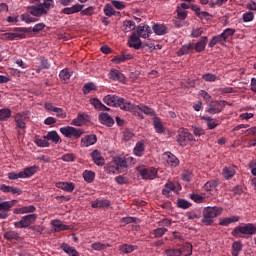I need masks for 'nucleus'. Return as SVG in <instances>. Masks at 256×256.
Masks as SVG:
<instances>
[{"mask_svg":"<svg viewBox=\"0 0 256 256\" xmlns=\"http://www.w3.org/2000/svg\"><path fill=\"white\" fill-rule=\"evenodd\" d=\"M103 103L109 107H119L122 111H133L135 107L131 101L112 94L104 96Z\"/></svg>","mask_w":256,"mask_h":256,"instance_id":"1","label":"nucleus"},{"mask_svg":"<svg viewBox=\"0 0 256 256\" xmlns=\"http://www.w3.org/2000/svg\"><path fill=\"white\" fill-rule=\"evenodd\" d=\"M223 213V208L221 207H206L203 211L202 223L205 225H213V220L215 217H219Z\"/></svg>","mask_w":256,"mask_h":256,"instance_id":"2","label":"nucleus"},{"mask_svg":"<svg viewBox=\"0 0 256 256\" xmlns=\"http://www.w3.org/2000/svg\"><path fill=\"white\" fill-rule=\"evenodd\" d=\"M231 235L236 238L245 237L243 235H256V226L253 223H247L242 226L235 227L232 230Z\"/></svg>","mask_w":256,"mask_h":256,"instance_id":"3","label":"nucleus"},{"mask_svg":"<svg viewBox=\"0 0 256 256\" xmlns=\"http://www.w3.org/2000/svg\"><path fill=\"white\" fill-rule=\"evenodd\" d=\"M191 141H195V136H193L187 128H180L176 135V143H178L180 147H187Z\"/></svg>","mask_w":256,"mask_h":256,"instance_id":"4","label":"nucleus"},{"mask_svg":"<svg viewBox=\"0 0 256 256\" xmlns=\"http://www.w3.org/2000/svg\"><path fill=\"white\" fill-rule=\"evenodd\" d=\"M60 133L67 139H79L85 132L81 128H75L73 126L61 127Z\"/></svg>","mask_w":256,"mask_h":256,"instance_id":"5","label":"nucleus"},{"mask_svg":"<svg viewBox=\"0 0 256 256\" xmlns=\"http://www.w3.org/2000/svg\"><path fill=\"white\" fill-rule=\"evenodd\" d=\"M37 221V214H29L23 216L20 221L14 223L16 229H27L30 225H33Z\"/></svg>","mask_w":256,"mask_h":256,"instance_id":"6","label":"nucleus"},{"mask_svg":"<svg viewBox=\"0 0 256 256\" xmlns=\"http://www.w3.org/2000/svg\"><path fill=\"white\" fill-rule=\"evenodd\" d=\"M225 109V101H211L208 106L206 107L205 112L209 113L210 115H218V113H221Z\"/></svg>","mask_w":256,"mask_h":256,"instance_id":"7","label":"nucleus"},{"mask_svg":"<svg viewBox=\"0 0 256 256\" xmlns=\"http://www.w3.org/2000/svg\"><path fill=\"white\" fill-rule=\"evenodd\" d=\"M17 205V200L1 201L0 199V219H7L9 212Z\"/></svg>","mask_w":256,"mask_h":256,"instance_id":"8","label":"nucleus"},{"mask_svg":"<svg viewBox=\"0 0 256 256\" xmlns=\"http://www.w3.org/2000/svg\"><path fill=\"white\" fill-rule=\"evenodd\" d=\"M91 121V116L85 112H79L77 117L74 118L70 125H73L74 127H83V125H87Z\"/></svg>","mask_w":256,"mask_h":256,"instance_id":"9","label":"nucleus"},{"mask_svg":"<svg viewBox=\"0 0 256 256\" xmlns=\"http://www.w3.org/2000/svg\"><path fill=\"white\" fill-rule=\"evenodd\" d=\"M173 191L174 193H179L181 191V184L177 182L168 181L164 188L162 189V195L169 196V194Z\"/></svg>","mask_w":256,"mask_h":256,"instance_id":"10","label":"nucleus"},{"mask_svg":"<svg viewBox=\"0 0 256 256\" xmlns=\"http://www.w3.org/2000/svg\"><path fill=\"white\" fill-rule=\"evenodd\" d=\"M108 77L109 79H111V81H118V83H122L123 85L127 83V78L125 77V74L117 69H111Z\"/></svg>","mask_w":256,"mask_h":256,"instance_id":"11","label":"nucleus"},{"mask_svg":"<svg viewBox=\"0 0 256 256\" xmlns=\"http://www.w3.org/2000/svg\"><path fill=\"white\" fill-rule=\"evenodd\" d=\"M26 11H27V13L32 15V17H34L35 19H37L39 17H43V15H47V11H45L43 8H41L40 4H38L37 6H33V5L28 6L26 8Z\"/></svg>","mask_w":256,"mask_h":256,"instance_id":"12","label":"nucleus"},{"mask_svg":"<svg viewBox=\"0 0 256 256\" xmlns=\"http://www.w3.org/2000/svg\"><path fill=\"white\" fill-rule=\"evenodd\" d=\"M133 107L134 108L132 110H127V111H130L131 113H135V111L138 110L144 113V115L155 117V110H153L152 108H149V106H146L145 104H139V105L133 104Z\"/></svg>","mask_w":256,"mask_h":256,"instance_id":"13","label":"nucleus"},{"mask_svg":"<svg viewBox=\"0 0 256 256\" xmlns=\"http://www.w3.org/2000/svg\"><path fill=\"white\" fill-rule=\"evenodd\" d=\"M128 47H132L133 49H141L143 42H141V38L137 35L136 32H132V35L128 39Z\"/></svg>","mask_w":256,"mask_h":256,"instance_id":"14","label":"nucleus"},{"mask_svg":"<svg viewBox=\"0 0 256 256\" xmlns=\"http://www.w3.org/2000/svg\"><path fill=\"white\" fill-rule=\"evenodd\" d=\"M140 175L142 179H149V180L156 179L157 169H155L154 167L143 168L140 170Z\"/></svg>","mask_w":256,"mask_h":256,"instance_id":"15","label":"nucleus"},{"mask_svg":"<svg viewBox=\"0 0 256 256\" xmlns=\"http://www.w3.org/2000/svg\"><path fill=\"white\" fill-rule=\"evenodd\" d=\"M134 32L140 38L142 37V39H147V37H149L151 35V33H153L151 31V27H149V25L138 26L136 28V31H134Z\"/></svg>","mask_w":256,"mask_h":256,"instance_id":"16","label":"nucleus"},{"mask_svg":"<svg viewBox=\"0 0 256 256\" xmlns=\"http://www.w3.org/2000/svg\"><path fill=\"white\" fill-rule=\"evenodd\" d=\"M60 249H61V251L66 253V255H68V256H81V254L79 253V251H77V249L75 247H73L65 242L60 244Z\"/></svg>","mask_w":256,"mask_h":256,"instance_id":"17","label":"nucleus"},{"mask_svg":"<svg viewBox=\"0 0 256 256\" xmlns=\"http://www.w3.org/2000/svg\"><path fill=\"white\" fill-rule=\"evenodd\" d=\"M99 122L106 127H113L115 125V120L108 113H100L98 116Z\"/></svg>","mask_w":256,"mask_h":256,"instance_id":"18","label":"nucleus"},{"mask_svg":"<svg viewBox=\"0 0 256 256\" xmlns=\"http://www.w3.org/2000/svg\"><path fill=\"white\" fill-rule=\"evenodd\" d=\"M207 41H209V38L207 36H202L196 44H193V51H196V53H203V50L207 47Z\"/></svg>","mask_w":256,"mask_h":256,"instance_id":"19","label":"nucleus"},{"mask_svg":"<svg viewBox=\"0 0 256 256\" xmlns=\"http://www.w3.org/2000/svg\"><path fill=\"white\" fill-rule=\"evenodd\" d=\"M26 120H27V117L25 116V114L17 113L14 116V121L18 129H22V130L27 129V124L25 123Z\"/></svg>","mask_w":256,"mask_h":256,"instance_id":"20","label":"nucleus"},{"mask_svg":"<svg viewBox=\"0 0 256 256\" xmlns=\"http://www.w3.org/2000/svg\"><path fill=\"white\" fill-rule=\"evenodd\" d=\"M95 143H97V135L95 134L86 135L81 139V147H91Z\"/></svg>","mask_w":256,"mask_h":256,"instance_id":"21","label":"nucleus"},{"mask_svg":"<svg viewBox=\"0 0 256 256\" xmlns=\"http://www.w3.org/2000/svg\"><path fill=\"white\" fill-rule=\"evenodd\" d=\"M111 205V202L107 199H96L91 203L93 209H107Z\"/></svg>","mask_w":256,"mask_h":256,"instance_id":"22","label":"nucleus"},{"mask_svg":"<svg viewBox=\"0 0 256 256\" xmlns=\"http://www.w3.org/2000/svg\"><path fill=\"white\" fill-rule=\"evenodd\" d=\"M37 61L39 65H35L36 73H41L43 69H51V64L49 63V60H47L45 57L37 58Z\"/></svg>","mask_w":256,"mask_h":256,"instance_id":"23","label":"nucleus"},{"mask_svg":"<svg viewBox=\"0 0 256 256\" xmlns=\"http://www.w3.org/2000/svg\"><path fill=\"white\" fill-rule=\"evenodd\" d=\"M14 32V38L16 39H27V33L31 31V29H28L27 27H17L13 29Z\"/></svg>","mask_w":256,"mask_h":256,"instance_id":"24","label":"nucleus"},{"mask_svg":"<svg viewBox=\"0 0 256 256\" xmlns=\"http://www.w3.org/2000/svg\"><path fill=\"white\" fill-rule=\"evenodd\" d=\"M37 171H39V166H37V165H33L30 167L24 168V170L21 171L22 179H29V178L33 177V175H35V173H37Z\"/></svg>","mask_w":256,"mask_h":256,"instance_id":"25","label":"nucleus"},{"mask_svg":"<svg viewBox=\"0 0 256 256\" xmlns=\"http://www.w3.org/2000/svg\"><path fill=\"white\" fill-rule=\"evenodd\" d=\"M83 11V5L81 4H75L71 7H65L62 9L61 13H63L64 15H73L75 13H79Z\"/></svg>","mask_w":256,"mask_h":256,"instance_id":"26","label":"nucleus"},{"mask_svg":"<svg viewBox=\"0 0 256 256\" xmlns=\"http://www.w3.org/2000/svg\"><path fill=\"white\" fill-rule=\"evenodd\" d=\"M0 191H2V193H11L12 195H21L23 193V190L20 188L7 186L5 184L0 185Z\"/></svg>","mask_w":256,"mask_h":256,"instance_id":"27","label":"nucleus"},{"mask_svg":"<svg viewBox=\"0 0 256 256\" xmlns=\"http://www.w3.org/2000/svg\"><path fill=\"white\" fill-rule=\"evenodd\" d=\"M131 59H133L132 54L121 52L120 55L114 56V58L112 59V62L116 63V65H120V63H125V61H129Z\"/></svg>","mask_w":256,"mask_h":256,"instance_id":"28","label":"nucleus"},{"mask_svg":"<svg viewBox=\"0 0 256 256\" xmlns=\"http://www.w3.org/2000/svg\"><path fill=\"white\" fill-rule=\"evenodd\" d=\"M152 30L155 33V35H167L169 33L167 26L161 23L153 24Z\"/></svg>","mask_w":256,"mask_h":256,"instance_id":"29","label":"nucleus"},{"mask_svg":"<svg viewBox=\"0 0 256 256\" xmlns=\"http://www.w3.org/2000/svg\"><path fill=\"white\" fill-rule=\"evenodd\" d=\"M56 187L67 193H73V191H75V183L73 182H58Z\"/></svg>","mask_w":256,"mask_h":256,"instance_id":"30","label":"nucleus"},{"mask_svg":"<svg viewBox=\"0 0 256 256\" xmlns=\"http://www.w3.org/2000/svg\"><path fill=\"white\" fill-rule=\"evenodd\" d=\"M90 104H92L94 106V109H97V111H111V108L101 103V100H99V98H91Z\"/></svg>","mask_w":256,"mask_h":256,"instance_id":"31","label":"nucleus"},{"mask_svg":"<svg viewBox=\"0 0 256 256\" xmlns=\"http://www.w3.org/2000/svg\"><path fill=\"white\" fill-rule=\"evenodd\" d=\"M235 173H237V170H235V166H225L222 169V175L224 179H233L235 177Z\"/></svg>","mask_w":256,"mask_h":256,"instance_id":"32","label":"nucleus"},{"mask_svg":"<svg viewBox=\"0 0 256 256\" xmlns=\"http://www.w3.org/2000/svg\"><path fill=\"white\" fill-rule=\"evenodd\" d=\"M91 157H92V160L95 163V165H98L100 167L105 165V158H103V156L101 155V152H99V150H94L91 153Z\"/></svg>","mask_w":256,"mask_h":256,"instance_id":"33","label":"nucleus"},{"mask_svg":"<svg viewBox=\"0 0 256 256\" xmlns=\"http://www.w3.org/2000/svg\"><path fill=\"white\" fill-rule=\"evenodd\" d=\"M240 219H241V217H239V216H231V217L222 218L219 221V225H221L222 227H229V225H231V223H237L240 221Z\"/></svg>","mask_w":256,"mask_h":256,"instance_id":"34","label":"nucleus"},{"mask_svg":"<svg viewBox=\"0 0 256 256\" xmlns=\"http://www.w3.org/2000/svg\"><path fill=\"white\" fill-rule=\"evenodd\" d=\"M138 249L139 246L131 244H122L119 246V251L125 255H129V253H133V251H137Z\"/></svg>","mask_w":256,"mask_h":256,"instance_id":"35","label":"nucleus"},{"mask_svg":"<svg viewBox=\"0 0 256 256\" xmlns=\"http://www.w3.org/2000/svg\"><path fill=\"white\" fill-rule=\"evenodd\" d=\"M133 153L136 157H143V154L145 153V143L143 141H139L136 143Z\"/></svg>","mask_w":256,"mask_h":256,"instance_id":"36","label":"nucleus"},{"mask_svg":"<svg viewBox=\"0 0 256 256\" xmlns=\"http://www.w3.org/2000/svg\"><path fill=\"white\" fill-rule=\"evenodd\" d=\"M105 170H106V173H108L109 175H115L117 173H121V171L119 170L115 161L110 162L109 164H107L105 166Z\"/></svg>","mask_w":256,"mask_h":256,"instance_id":"37","label":"nucleus"},{"mask_svg":"<svg viewBox=\"0 0 256 256\" xmlns=\"http://www.w3.org/2000/svg\"><path fill=\"white\" fill-rule=\"evenodd\" d=\"M193 53V43L185 44L178 50V57Z\"/></svg>","mask_w":256,"mask_h":256,"instance_id":"38","label":"nucleus"},{"mask_svg":"<svg viewBox=\"0 0 256 256\" xmlns=\"http://www.w3.org/2000/svg\"><path fill=\"white\" fill-rule=\"evenodd\" d=\"M44 139H46L47 141H52V143H60L61 141V137L59 136V134L57 133V131H51L48 132L46 136H44Z\"/></svg>","mask_w":256,"mask_h":256,"instance_id":"39","label":"nucleus"},{"mask_svg":"<svg viewBox=\"0 0 256 256\" xmlns=\"http://www.w3.org/2000/svg\"><path fill=\"white\" fill-rule=\"evenodd\" d=\"M166 161L171 165V167H177L179 165V159L176 158V156L173 155L171 152H166L165 154Z\"/></svg>","mask_w":256,"mask_h":256,"instance_id":"40","label":"nucleus"},{"mask_svg":"<svg viewBox=\"0 0 256 256\" xmlns=\"http://www.w3.org/2000/svg\"><path fill=\"white\" fill-rule=\"evenodd\" d=\"M135 30V21L133 20H125L122 25V31L125 33H129Z\"/></svg>","mask_w":256,"mask_h":256,"instance_id":"41","label":"nucleus"},{"mask_svg":"<svg viewBox=\"0 0 256 256\" xmlns=\"http://www.w3.org/2000/svg\"><path fill=\"white\" fill-rule=\"evenodd\" d=\"M39 5H40L41 9L46 11V15H47V13H49V10L53 9V7H55V1H53V0H44L42 3H39Z\"/></svg>","mask_w":256,"mask_h":256,"instance_id":"42","label":"nucleus"},{"mask_svg":"<svg viewBox=\"0 0 256 256\" xmlns=\"http://www.w3.org/2000/svg\"><path fill=\"white\" fill-rule=\"evenodd\" d=\"M153 125L156 133H165V127L163 126V123H161V119H159V117L154 118Z\"/></svg>","mask_w":256,"mask_h":256,"instance_id":"43","label":"nucleus"},{"mask_svg":"<svg viewBox=\"0 0 256 256\" xmlns=\"http://www.w3.org/2000/svg\"><path fill=\"white\" fill-rule=\"evenodd\" d=\"M7 241H19V233L16 231H7L3 235Z\"/></svg>","mask_w":256,"mask_h":256,"instance_id":"44","label":"nucleus"},{"mask_svg":"<svg viewBox=\"0 0 256 256\" xmlns=\"http://www.w3.org/2000/svg\"><path fill=\"white\" fill-rule=\"evenodd\" d=\"M243 251V244L239 241L233 242L232 244V256H239V253Z\"/></svg>","mask_w":256,"mask_h":256,"instance_id":"45","label":"nucleus"},{"mask_svg":"<svg viewBox=\"0 0 256 256\" xmlns=\"http://www.w3.org/2000/svg\"><path fill=\"white\" fill-rule=\"evenodd\" d=\"M11 109L2 108L0 109V121H9L11 119Z\"/></svg>","mask_w":256,"mask_h":256,"instance_id":"46","label":"nucleus"},{"mask_svg":"<svg viewBox=\"0 0 256 256\" xmlns=\"http://www.w3.org/2000/svg\"><path fill=\"white\" fill-rule=\"evenodd\" d=\"M83 178L86 183H93V181L95 180V172L91 170H85L83 172Z\"/></svg>","mask_w":256,"mask_h":256,"instance_id":"47","label":"nucleus"},{"mask_svg":"<svg viewBox=\"0 0 256 256\" xmlns=\"http://www.w3.org/2000/svg\"><path fill=\"white\" fill-rule=\"evenodd\" d=\"M84 95H89V93H91V91H97V86H95V84L93 82H88L83 86L82 89Z\"/></svg>","mask_w":256,"mask_h":256,"instance_id":"48","label":"nucleus"},{"mask_svg":"<svg viewBox=\"0 0 256 256\" xmlns=\"http://www.w3.org/2000/svg\"><path fill=\"white\" fill-rule=\"evenodd\" d=\"M165 255L166 256H181L183 255V249L181 248H171L165 250Z\"/></svg>","mask_w":256,"mask_h":256,"instance_id":"49","label":"nucleus"},{"mask_svg":"<svg viewBox=\"0 0 256 256\" xmlns=\"http://www.w3.org/2000/svg\"><path fill=\"white\" fill-rule=\"evenodd\" d=\"M114 162L116 163V166L118 167V170L120 171V173H122V171L124 169H127L128 167L127 160L123 158H117L116 160H114Z\"/></svg>","mask_w":256,"mask_h":256,"instance_id":"50","label":"nucleus"},{"mask_svg":"<svg viewBox=\"0 0 256 256\" xmlns=\"http://www.w3.org/2000/svg\"><path fill=\"white\" fill-rule=\"evenodd\" d=\"M20 19H21V21H25L27 24L35 23V22L39 21V18L32 17L29 12L22 14L20 16Z\"/></svg>","mask_w":256,"mask_h":256,"instance_id":"51","label":"nucleus"},{"mask_svg":"<svg viewBox=\"0 0 256 256\" xmlns=\"http://www.w3.org/2000/svg\"><path fill=\"white\" fill-rule=\"evenodd\" d=\"M45 27H46L45 23L41 22V23L35 24L34 27H28L27 29H30L28 33H40V31H43Z\"/></svg>","mask_w":256,"mask_h":256,"instance_id":"52","label":"nucleus"},{"mask_svg":"<svg viewBox=\"0 0 256 256\" xmlns=\"http://www.w3.org/2000/svg\"><path fill=\"white\" fill-rule=\"evenodd\" d=\"M182 255L184 256L193 255V245H191V243H185L183 245Z\"/></svg>","mask_w":256,"mask_h":256,"instance_id":"53","label":"nucleus"},{"mask_svg":"<svg viewBox=\"0 0 256 256\" xmlns=\"http://www.w3.org/2000/svg\"><path fill=\"white\" fill-rule=\"evenodd\" d=\"M71 75H72V72H70L69 69H63L60 72L59 77L61 81H69L71 79Z\"/></svg>","mask_w":256,"mask_h":256,"instance_id":"54","label":"nucleus"},{"mask_svg":"<svg viewBox=\"0 0 256 256\" xmlns=\"http://www.w3.org/2000/svg\"><path fill=\"white\" fill-rule=\"evenodd\" d=\"M218 185L219 183L217 182V180H211L205 183L204 188L206 189V191H213V189H217Z\"/></svg>","mask_w":256,"mask_h":256,"instance_id":"55","label":"nucleus"},{"mask_svg":"<svg viewBox=\"0 0 256 256\" xmlns=\"http://www.w3.org/2000/svg\"><path fill=\"white\" fill-rule=\"evenodd\" d=\"M192 133L195 137H202L205 135V130L201 126H192Z\"/></svg>","mask_w":256,"mask_h":256,"instance_id":"56","label":"nucleus"},{"mask_svg":"<svg viewBox=\"0 0 256 256\" xmlns=\"http://www.w3.org/2000/svg\"><path fill=\"white\" fill-rule=\"evenodd\" d=\"M221 34H222V37L224 38V41H227L229 37H233L235 35V29L227 28Z\"/></svg>","mask_w":256,"mask_h":256,"instance_id":"57","label":"nucleus"},{"mask_svg":"<svg viewBox=\"0 0 256 256\" xmlns=\"http://www.w3.org/2000/svg\"><path fill=\"white\" fill-rule=\"evenodd\" d=\"M104 13L107 17H113L115 15V8H113V5L106 4L104 7Z\"/></svg>","mask_w":256,"mask_h":256,"instance_id":"58","label":"nucleus"},{"mask_svg":"<svg viewBox=\"0 0 256 256\" xmlns=\"http://www.w3.org/2000/svg\"><path fill=\"white\" fill-rule=\"evenodd\" d=\"M202 79L204 81H207L208 83H215V81H217V75L212 73H206L202 76Z\"/></svg>","mask_w":256,"mask_h":256,"instance_id":"59","label":"nucleus"},{"mask_svg":"<svg viewBox=\"0 0 256 256\" xmlns=\"http://www.w3.org/2000/svg\"><path fill=\"white\" fill-rule=\"evenodd\" d=\"M176 13H177L178 19H180L181 21H185V19H187V11L181 9V7L179 6L177 7Z\"/></svg>","mask_w":256,"mask_h":256,"instance_id":"60","label":"nucleus"},{"mask_svg":"<svg viewBox=\"0 0 256 256\" xmlns=\"http://www.w3.org/2000/svg\"><path fill=\"white\" fill-rule=\"evenodd\" d=\"M242 19L244 23H251L255 19V14L253 12H246L243 14Z\"/></svg>","mask_w":256,"mask_h":256,"instance_id":"61","label":"nucleus"},{"mask_svg":"<svg viewBox=\"0 0 256 256\" xmlns=\"http://www.w3.org/2000/svg\"><path fill=\"white\" fill-rule=\"evenodd\" d=\"M167 233V229L166 228H157L153 231V235L156 239H159L161 237H163V235Z\"/></svg>","mask_w":256,"mask_h":256,"instance_id":"62","label":"nucleus"},{"mask_svg":"<svg viewBox=\"0 0 256 256\" xmlns=\"http://www.w3.org/2000/svg\"><path fill=\"white\" fill-rule=\"evenodd\" d=\"M177 205L180 209H189L191 207V203L184 199H179Z\"/></svg>","mask_w":256,"mask_h":256,"instance_id":"63","label":"nucleus"},{"mask_svg":"<svg viewBox=\"0 0 256 256\" xmlns=\"http://www.w3.org/2000/svg\"><path fill=\"white\" fill-rule=\"evenodd\" d=\"M34 143L37 147H49L51 144L47 141V139H36Z\"/></svg>","mask_w":256,"mask_h":256,"instance_id":"64","label":"nucleus"}]
</instances>
